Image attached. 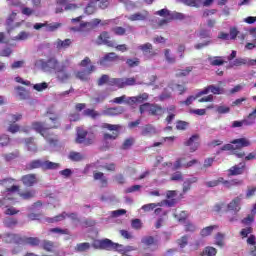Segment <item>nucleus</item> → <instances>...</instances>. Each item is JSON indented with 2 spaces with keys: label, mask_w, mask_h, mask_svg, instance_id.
<instances>
[{
  "label": "nucleus",
  "mask_w": 256,
  "mask_h": 256,
  "mask_svg": "<svg viewBox=\"0 0 256 256\" xmlns=\"http://www.w3.org/2000/svg\"><path fill=\"white\" fill-rule=\"evenodd\" d=\"M25 143L28 151H30L31 153H37V145L33 141V138L26 139Z\"/></svg>",
  "instance_id": "31"
},
{
  "label": "nucleus",
  "mask_w": 256,
  "mask_h": 256,
  "mask_svg": "<svg viewBox=\"0 0 256 256\" xmlns=\"http://www.w3.org/2000/svg\"><path fill=\"white\" fill-rule=\"evenodd\" d=\"M25 243H27L28 245H32V247H37V245H39L41 241L39 240V238L29 237L26 238Z\"/></svg>",
  "instance_id": "50"
},
{
  "label": "nucleus",
  "mask_w": 256,
  "mask_h": 256,
  "mask_svg": "<svg viewBox=\"0 0 256 256\" xmlns=\"http://www.w3.org/2000/svg\"><path fill=\"white\" fill-rule=\"evenodd\" d=\"M164 57H165V60H166L170 65H173V63H175V61H177V59L175 58V55H173V53L171 52L170 49H165V50H164Z\"/></svg>",
  "instance_id": "29"
},
{
  "label": "nucleus",
  "mask_w": 256,
  "mask_h": 256,
  "mask_svg": "<svg viewBox=\"0 0 256 256\" xmlns=\"http://www.w3.org/2000/svg\"><path fill=\"white\" fill-rule=\"evenodd\" d=\"M255 213H256V203L254 204L253 209H252L253 215H249L247 218H244L242 220V223H244V225H251V223H253V221H255V216H254Z\"/></svg>",
  "instance_id": "35"
},
{
  "label": "nucleus",
  "mask_w": 256,
  "mask_h": 256,
  "mask_svg": "<svg viewBox=\"0 0 256 256\" xmlns=\"http://www.w3.org/2000/svg\"><path fill=\"white\" fill-rule=\"evenodd\" d=\"M95 71L94 66H90L87 68V70L80 71L76 74L77 79H80V81H89L90 75Z\"/></svg>",
  "instance_id": "13"
},
{
  "label": "nucleus",
  "mask_w": 256,
  "mask_h": 256,
  "mask_svg": "<svg viewBox=\"0 0 256 256\" xmlns=\"http://www.w3.org/2000/svg\"><path fill=\"white\" fill-rule=\"evenodd\" d=\"M142 243L146 247H151V245H155V239L151 236H146V237L142 238Z\"/></svg>",
  "instance_id": "48"
},
{
  "label": "nucleus",
  "mask_w": 256,
  "mask_h": 256,
  "mask_svg": "<svg viewBox=\"0 0 256 256\" xmlns=\"http://www.w3.org/2000/svg\"><path fill=\"white\" fill-rule=\"evenodd\" d=\"M114 247H117V245H115V243L110 239L102 240V249H105L106 251H113Z\"/></svg>",
  "instance_id": "30"
},
{
  "label": "nucleus",
  "mask_w": 256,
  "mask_h": 256,
  "mask_svg": "<svg viewBox=\"0 0 256 256\" xmlns=\"http://www.w3.org/2000/svg\"><path fill=\"white\" fill-rule=\"evenodd\" d=\"M171 181H182L183 180V174L181 172H175L171 176Z\"/></svg>",
  "instance_id": "64"
},
{
  "label": "nucleus",
  "mask_w": 256,
  "mask_h": 256,
  "mask_svg": "<svg viewBox=\"0 0 256 256\" xmlns=\"http://www.w3.org/2000/svg\"><path fill=\"white\" fill-rule=\"evenodd\" d=\"M95 11H97V6L91 2L86 6L84 13H86V15H93Z\"/></svg>",
  "instance_id": "44"
},
{
  "label": "nucleus",
  "mask_w": 256,
  "mask_h": 256,
  "mask_svg": "<svg viewBox=\"0 0 256 256\" xmlns=\"http://www.w3.org/2000/svg\"><path fill=\"white\" fill-rule=\"evenodd\" d=\"M251 145V141L247 138H239L235 139L231 142V144H227L224 146L225 151H236V149H243V147H249Z\"/></svg>",
  "instance_id": "3"
},
{
  "label": "nucleus",
  "mask_w": 256,
  "mask_h": 256,
  "mask_svg": "<svg viewBox=\"0 0 256 256\" xmlns=\"http://www.w3.org/2000/svg\"><path fill=\"white\" fill-rule=\"evenodd\" d=\"M21 119H23V115L12 114L9 116L8 121H9V123H17V121H21Z\"/></svg>",
  "instance_id": "53"
},
{
  "label": "nucleus",
  "mask_w": 256,
  "mask_h": 256,
  "mask_svg": "<svg viewBox=\"0 0 256 256\" xmlns=\"http://www.w3.org/2000/svg\"><path fill=\"white\" fill-rule=\"evenodd\" d=\"M121 113H123V107L121 106L116 108H108L103 111V115H110V116L121 115Z\"/></svg>",
  "instance_id": "21"
},
{
  "label": "nucleus",
  "mask_w": 256,
  "mask_h": 256,
  "mask_svg": "<svg viewBox=\"0 0 256 256\" xmlns=\"http://www.w3.org/2000/svg\"><path fill=\"white\" fill-rule=\"evenodd\" d=\"M91 59H89V57L84 58L81 62H80V67H83L86 71L87 69H89V67H91Z\"/></svg>",
  "instance_id": "59"
},
{
  "label": "nucleus",
  "mask_w": 256,
  "mask_h": 256,
  "mask_svg": "<svg viewBox=\"0 0 256 256\" xmlns=\"http://www.w3.org/2000/svg\"><path fill=\"white\" fill-rule=\"evenodd\" d=\"M171 89L173 91H176V93H179V95H183V93L185 91V87L183 85H179V84L172 85Z\"/></svg>",
  "instance_id": "56"
},
{
  "label": "nucleus",
  "mask_w": 256,
  "mask_h": 256,
  "mask_svg": "<svg viewBox=\"0 0 256 256\" xmlns=\"http://www.w3.org/2000/svg\"><path fill=\"white\" fill-rule=\"evenodd\" d=\"M38 181L37 176L34 174H28L22 177V183H24L26 187H33Z\"/></svg>",
  "instance_id": "14"
},
{
  "label": "nucleus",
  "mask_w": 256,
  "mask_h": 256,
  "mask_svg": "<svg viewBox=\"0 0 256 256\" xmlns=\"http://www.w3.org/2000/svg\"><path fill=\"white\" fill-rule=\"evenodd\" d=\"M43 169V162L41 160H34L28 164V169Z\"/></svg>",
  "instance_id": "46"
},
{
  "label": "nucleus",
  "mask_w": 256,
  "mask_h": 256,
  "mask_svg": "<svg viewBox=\"0 0 256 256\" xmlns=\"http://www.w3.org/2000/svg\"><path fill=\"white\" fill-rule=\"evenodd\" d=\"M156 133L157 131L155 130V127H153L152 125H146L142 129V135L144 136L155 135Z\"/></svg>",
  "instance_id": "36"
},
{
  "label": "nucleus",
  "mask_w": 256,
  "mask_h": 256,
  "mask_svg": "<svg viewBox=\"0 0 256 256\" xmlns=\"http://www.w3.org/2000/svg\"><path fill=\"white\" fill-rule=\"evenodd\" d=\"M36 191L35 190H29V191H26V192H22V193H19L20 197H22V199H33V197H35L36 195Z\"/></svg>",
  "instance_id": "43"
},
{
  "label": "nucleus",
  "mask_w": 256,
  "mask_h": 256,
  "mask_svg": "<svg viewBox=\"0 0 256 256\" xmlns=\"http://www.w3.org/2000/svg\"><path fill=\"white\" fill-rule=\"evenodd\" d=\"M193 183H197V177L189 178L184 182L183 192L187 193V191H189V189H191V185H193Z\"/></svg>",
  "instance_id": "34"
},
{
  "label": "nucleus",
  "mask_w": 256,
  "mask_h": 256,
  "mask_svg": "<svg viewBox=\"0 0 256 256\" xmlns=\"http://www.w3.org/2000/svg\"><path fill=\"white\" fill-rule=\"evenodd\" d=\"M109 23H111V20H105V21H101V19L99 18H95L92 21L88 22V24L90 25L91 29H95V27H97V25H109Z\"/></svg>",
  "instance_id": "24"
},
{
  "label": "nucleus",
  "mask_w": 256,
  "mask_h": 256,
  "mask_svg": "<svg viewBox=\"0 0 256 256\" xmlns=\"http://www.w3.org/2000/svg\"><path fill=\"white\" fill-rule=\"evenodd\" d=\"M43 249H45V251H53V249H55V244L51 241H44Z\"/></svg>",
  "instance_id": "60"
},
{
  "label": "nucleus",
  "mask_w": 256,
  "mask_h": 256,
  "mask_svg": "<svg viewBox=\"0 0 256 256\" xmlns=\"http://www.w3.org/2000/svg\"><path fill=\"white\" fill-rule=\"evenodd\" d=\"M129 101V98H127L126 95H123L121 97H116L112 100V103H117L118 105H121V103H127Z\"/></svg>",
  "instance_id": "55"
},
{
  "label": "nucleus",
  "mask_w": 256,
  "mask_h": 256,
  "mask_svg": "<svg viewBox=\"0 0 256 256\" xmlns=\"http://www.w3.org/2000/svg\"><path fill=\"white\" fill-rule=\"evenodd\" d=\"M102 129H108V131H114L113 134H109V133L104 134L105 141H115V139H117V137L119 136V130L121 129V125L104 123L102 124Z\"/></svg>",
  "instance_id": "4"
},
{
  "label": "nucleus",
  "mask_w": 256,
  "mask_h": 256,
  "mask_svg": "<svg viewBox=\"0 0 256 256\" xmlns=\"http://www.w3.org/2000/svg\"><path fill=\"white\" fill-rule=\"evenodd\" d=\"M164 113H165V111H164L163 108H161L160 106L150 104V112H149V115H156V116H159V115H163Z\"/></svg>",
  "instance_id": "25"
},
{
  "label": "nucleus",
  "mask_w": 256,
  "mask_h": 256,
  "mask_svg": "<svg viewBox=\"0 0 256 256\" xmlns=\"http://www.w3.org/2000/svg\"><path fill=\"white\" fill-rule=\"evenodd\" d=\"M215 229H218L217 225L205 227L200 231V235L201 237H209V235H211Z\"/></svg>",
  "instance_id": "28"
},
{
  "label": "nucleus",
  "mask_w": 256,
  "mask_h": 256,
  "mask_svg": "<svg viewBox=\"0 0 256 256\" xmlns=\"http://www.w3.org/2000/svg\"><path fill=\"white\" fill-rule=\"evenodd\" d=\"M189 243V236L185 235L184 237H182L181 239L178 240V245L183 248V247H187Z\"/></svg>",
  "instance_id": "61"
},
{
  "label": "nucleus",
  "mask_w": 256,
  "mask_h": 256,
  "mask_svg": "<svg viewBox=\"0 0 256 256\" xmlns=\"http://www.w3.org/2000/svg\"><path fill=\"white\" fill-rule=\"evenodd\" d=\"M186 147H190L191 153H194L196 149H199V135H193L185 142Z\"/></svg>",
  "instance_id": "12"
},
{
  "label": "nucleus",
  "mask_w": 256,
  "mask_h": 256,
  "mask_svg": "<svg viewBox=\"0 0 256 256\" xmlns=\"http://www.w3.org/2000/svg\"><path fill=\"white\" fill-rule=\"evenodd\" d=\"M110 85H115L116 87L123 89V87L135 85V78H111Z\"/></svg>",
  "instance_id": "6"
},
{
  "label": "nucleus",
  "mask_w": 256,
  "mask_h": 256,
  "mask_svg": "<svg viewBox=\"0 0 256 256\" xmlns=\"http://www.w3.org/2000/svg\"><path fill=\"white\" fill-rule=\"evenodd\" d=\"M215 255H217V249L211 246H207L201 254V256H215Z\"/></svg>",
  "instance_id": "38"
},
{
  "label": "nucleus",
  "mask_w": 256,
  "mask_h": 256,
  "mask_svg": "<svg viewBox=\"0 0 256 256\" xmlns=\"http://www.w3.org/2000/svg\"><path fill=\"white\" fill-rule=\"evenodd\" d=\"M215 109L216 113H218L219 115H225L231 112V108L225 104L217 105L215 106Z\"/></svg>",
  "instance_id": "26"
},
{
  "label": "nucleus",
  "mask_w": 256,
  "mask_h": 256,
  "mask_svg": "<svg viewBox=\"0 0 256 256\" xmlns=\"http://www.w3.org/2000/svg\"><path fill=\"white\" fill-rule=\"evenodd\" d=\"M209 89L210 93H213V95H223V93H225V89L215 85H210Z\"/></svg>",
  "instance_id": "42"
},
{
  "label": "nucleus",
  "mask_w": 256,
  "mask_h": 256,
  "mask_svg": "<svg viewBox=\"0 0 256 256\" xmlns=\"http://www.w3.org/2000/svg\"><path fill=\"white\" fill-rule=\"evenodd\" d=\"M94 179L95 181H100L102 187H105V185H107V178L102 172H94Z\"/></svg>",
  "instance_id": "32"
},
{
  "label": "nucleus",
  "mask_w": 256,
  "mask_h": 256,
  "mask_svg": "<svg viewBox=\"0 0 256 256\" xmlns=\"http://www.w3.org/2000/svg\"><path fill=\"white\" fill-rule=\"evenodd\" d=\"M50 233H57L58 235H69V230L61 228H52L50 229Z\"/></svg>",
  "instance_id": "54"
},
{
  "label": "nucleus",
  "mask_w": 256,
  "mask_h": 256,
  "mask_svg": "<svg viewBox=\"0 0 256 256\" xmlns=\"http://www.w3.org/2000/svg\"><path fill=\"white\" fill-rule=\"evenodd\" d=\"M49 120L46 123L34 122L32 124V129L37 133H40L44 139L51 145L55 147L57 145V135L51 133V129H59L61 127V122L59 121V115H49Z\"/></svg>",
  "instance_id": "2"
},
{
  "label": "nucleus",
  "mask_w": 256,
  "mask_h": 256,
  "mask_svg": "<svg viewBox=\"0 0 256 256\" xmlns=\"http://www.w3.org/2000/svg\"><path fill=\"white\" fill-rule=\"evenodd\" d=\"M184 227L187 233H195V230L197 229V226L189 221L185 222Z\"/></svg>",
  "instance_id": "47"
},
{
  "label": "nucleus",
  "mask_w": 256,
  "mask_h": 256,
  "mask_svg": "<svg viewBox=\"0 0 256 256\" xmlns=\"http://www.w3.org/2000/svg\"><path fill=\"white\" fill-rule=\"evenodd\" d=\"M215 245H218V247H224L225 246V235L218 233L215 236Z\"/></svg>",
  "instance_id": "39"
},
{
  "label": "nucleus",
  "mask_w": 256,
  "mask_h": 256,
  "mask_svg": "<svg viewBox=\"0 0 256 256\" xmlns=\"http://www.w3.org/2000/svg\"><path fill=\"white\" fill-rule=\"evenodd\" d=\"M219 183H223V178H218L217 180L205 182V185L206 187H217Z\"/></svg>",
  "instance_id": "58"
},
{
  "label": "nucleus",
  "mask_w": 256,
  "mask_h": 256,
  "mask_svg": "<svg viewBox=\"0 0 256 256\" xmlns=\"http://www.w3.org/2000/svg\"><path fill=\"white\" fill-rule=\"evenodd\" d=\"M4 239L5 243H21V237L17 234H4L0 235V239Z\"/></svg>",
  "instance_id": "18"
},
{
  "label": "nucleus",
  "mask_w": 256,
  "mask_h": 256,
  "mask_svg": "<svg viewBox=\"0 0 256 256\" xmlns=\"http://www.w3.org/2000/svg\"><path fill=\"white\" fill-rule=\"evenodd\" d=\"M133 143H135V140H133V138L126 139L122 144V149H130Z\"/></svg>",
  "instance_id": "63"
},
{
  "label": "nucleus",
  "mask_w": 256,
  "mask_h": 256,
  "mask_svg": "<svg viewBox=\"0 0 256 256\" xmlns=\"http://www.w3.org/2000/svg\"><path fill=\"white\" fill-rule=\"evenodd\" d=\"M66 217H69L70 219H77V214L75 213H71V214H67L65 212H63L62 214L55 216L54 218H48L47 222L48 223H58V221H63L64 219H66Z\"/></svg>",
  "instance_id": "11"
},
{
  "label": "nucleus",
  "mask_w": 256,
  "mask_h": 256,
  "mask_svg": "<svg viewBox=\"0 0 256 256\" xmlns=\"http://www.w3.org/2000/svg\"><path fill=\"white\" fill-rule=\"evenodd\" d=\"M4 225L6 227H15V225H17V219H15V218H6L4 220Z\"/></svg>",
  "instance_id": "57"
},
{
  "label": "nucleus",
  "mask_w": 256,
  "mask_h": 256,
  "mask_svg": "<svg viewBox=\"0 0 256 256\" xmlns=\"http://www.w3.org/2000/svg\"><path fill=\"white\" fill-rule=\"evenodd\" d=\"M68 159L71 161H83L85 159V155L79 152H70L68 155Z\"/></svg>",
  "instance_id": "33"
},
{
  "label": "nucleus",
  "mask_w": 256,
  "mask_h": 256,
  "mask_svg": "<svg viewBox=\"0 0 256 256\" xmlns=\"http://www.w3.org/2000/svg\"><path fill=\"white\" fill-rule=\"evenodd\" d=\"M49 87V84H47V82H43V83H38V84H34L33 85V89H35V91H45V89H47Z\"/></svg>",
  "instance_id": "51"
},
{
  "label": "nucleus",
  "mask_w": 256,
  "mask_h": 256,
  "mask_svg": "<svg viewBox=\"0 0 256 256\" xmlns=\"http://www.w3.org/2000/svg\"><path fill=\"white\" fill-rule=\"evenodd\" d=\"M42 169H59V163L44 161L42 164Z\"/></svg>",
  "instance_id": "41"
},
{
  "label": "nucleus",
  "mask_w": 256,
  "mask_h": 256,
  "mask_svg": "<svg viewBox=\"0 0 256 256\" xmlns=\"http://www.w3.org/2000/svg\"><path fill=\"white\" fill-rule=\"evenodd\" d=\"M147 17H149V13L147 11H141L126 16V19L128 21H145Z\"/></svg>",
  "instance_id": "9"
},
{
  "label": "nucleus",
  "mask_w": 256,
  "mask_h": 256,
  "mask_svg": "<svg viewBox=\"0 0 256 256\" xmlns=\"http://www.w3.org/2000/svg\"><path fill=\"white\" fill-rule=\"evenodd\" d=\"M208 61L210 65L218 67L225 63V60L221 56L208 57Z\"/></svg>",
  "instance_id": "23"
},
{
  "label": "nucleus",
  "mask_w": 256,
  "mask_h": 256,
  "mask_svg": "<svg viewBox=\"0 0 256 256\" xmlns=\"http://www.w3.org/2000/svg\"><path fill=\"white\" fill-rule=\"evenodd\" d=\"M149 95L147 93L140 94L138 96L128 97L127 105H136L137 103H143L147 101Z\"/></svg>",
  "instance_id": "10"
},
{
  "label": "nucleus",
  "mask_w": 256,
  "mask_h": 256,
  "mask_svg": "<svg viewBox=\"0 0 256 256\" xmlns=\"http://www.w3.org/2000/svg\"><path fill=\"white\" fill-rule=\"evenodd\" d=\"M30 34L29 32H20L17 36L12 38V41H27L29 39Z\"/></svg>",
  "instance_id": "37"
},
{
  "label": "nucleus",
  "mask_w": 256,
  "mask_h": 256,
  "mask_svg": "<svg viewBox=\"0 0 256 256\" xmlns=\"http://www.w3.org/2000/svg\"><path fill=\"white\" fill-rule=\"evenodd\" d=\"M93 141H95V135H89L87 134V131H85L83 128H78L76 143H82L83 145H91Z\"/></svg>",
  "instance_id": "5"
},
{
  "label": "nucleus",
  "mask_w": 256,
  "mask_h": 256,
  "mask_svg": "<svg viewBox=\"0 0 256 256\" xmlns=\"http://www.w3.org/2000/svg\"><path fill=\"white\" fill-rule=\"evenodd\" d=\"M138 49L143 51L144 55H149V53H151V51L153 50V45H151V43H146L138 46Z\"/></svg>",
  "instance_id": "40"
},
{
  "label": "nucleus",
  "mask_w": 256,
  "mask_h": 256,
  "mask_svg": "<svg viewBox=\"0 0 256 256\" xmlns=\"http://www.w3.org/2000/svg\"><path fill=\"white\" fill-rule=\"evenodd\" d=\"M83 114L86 117H91L92 119H97V117H99V112L95 111L94 109H86L84 110Z\"/></svg>",
  "instance_id": "45"
},
{
  "label": "nucleus",
  "mask_w": 256,
  "mask_h": 256,
  "mask_svg": "<svg viewBox=\"0 0 256 256\" xmlns=\"http://www.w3.org/2000/svg\"><path fill=\"white\" fill-rule=\"evenodd\" d=\"M91 26L89 22H82L78 27H72V31H80V32H85V31H91Z\"/></svg>",
  "instance_id": "27"
},
{
  "label": "nucleus",
  "mask_w": 256,
  "mask_h": 256,
  "mask_svg": "<svg viewBox=\"0 0 256 256\" xmlns=\"http://www.w3.org/2000/svg\"><path fill=\"white\" fill-rule=\"evenodd\" d=\"M109 39H111V36L108 34V32L104 31L96 39V44L107 45V47H115V41H111Z\"/></svg>",
  "instance_id": "7"
},
{
  "label": "nucleus",
  "mask_w": 256,
  "mask_h": 256,
  "mask_svg": "<svg viewBox=\"0 0 256 256\" xmlns=\"http://www.w3.org/2000/svg\"><path fill=\"white\" fill-rule=\"evenodd\" d=\"M244 171H245V163L242 162L238 165H235V166L231 167L228 170V175L229 176L241 175V174H243Z\"/></svg>",
  "instance_id": "15"
},
{
  "label": "nucleus",
  "mask_w": 256,
  "mask_h": 256,
  "mask_svg": "<svg viewBox=\"0 0 256 256\" xmlns=\"http://www.w3.org/2000/svg\"><path fill=\"white\" fill-rule=\"evenodd\" d=\"M115 59H117V54H115V52L108 53L100 60V65L107 67L109 63L115 61Z\"/></svg>",
  "instance_id": "16"
},
{
  "label": "nucleus",
  "mask_w": 256,
  "mask_h": 256,
  "mask_svg": "<svg viewBox=\"0 0 256 256\" xmlns=\"http://www.w3.org/2000/svg\"><path fill=\"white\" fill-rule=\"evenodd\" d=\"M72 43L73 41H71V39H65V40L57 39L54 45L56 49L61 50V49H69Z\"/></svg>",
  "instance_id": "17"
},
{
  "label": "nucleus",
  "mask_w": 256,
  "mask_h": 256,
  "mask_svg": "<svg viewBox=\"0 0 256 256\" xmlns=\"http://www.w3.org/2000/svg\"><path fill=\"white\" fill-rule=\"evenodd\" d=\"M5 215H17L19 213V210H17L15 207H6L4 211Z\"/></svg>",
  "instance_id": "62"
},
{
  "label": "nucleus",
  "mask_w": 256,
  "mask_h": 256,
  "mask_svg": "<svg viewBox=\"0 0 256 256\" xmlns=\"http://www.w3.org/2000/svg\"><path fill=\"white\" fill-rule=\"evenodd\" d=\"M183 161V159H178L174 165L172 163H166V167H172L173 171H177V169H181V167H183V165L181 164Z\"/></svg>",
  "instance_id": "49"
},
{
  "label": "nucleus",
  "mask_w": 256,
  "mask_h": 256,
  "mask_svg": "<svg viewBox=\"0 0 256 256\" xmlns=\"http://www.w3.org/2000/svg\"><path fill=\"white\" fill-rule=\"evenodd\" d=\"M163 203L167 204L169 201H164L161 203H150L142 206V210L146 213L149 211H153V209H156V207H163Z\"/></svg>",
  "instance_id": "22"
},
{
  "label": "nucleus",
  "mask_w": 256,
  "mask_h": 256,
  "mask_svg": "<svg viewBox=\"0 0 256 256\" xmlns=\"http://www.w3.org/2000/svg\"><path fill=\"white\" fill-rule=\"evenodd\" d=\"M90 248H91V245L87 242L77 244V246H76V250H78L80 252L89 251Z\"/></svg>",
  "instance_id": "52"
},
{
  "label": "nucleus",
  "mask_w": 256,
  "mask_h": 256,
  "mask_svg": "<svg viewBox=\"0 0 256 256\" xmlns=\"http://www.w3.org/2000/svg\"><path fill=\"white\" fill-rule=\"evenodd\" d=\"M250 58H236L230 62V67H241V65H247L249 67Z\"/></svg>",
  "instance_id": "20"
},
{
  "label": "nucleus",
  "mask_w": 256,
  "mask_h": 256,
  "mask_svg": "<svg viewBox=\"0 0 256 256\" xmlns=\"http://www.w3.org/2000/svg\"><path fill=\"white\" fill-rule=\"evenodd\" d=\"M37 65H40L45 73H55L56 78L60 83L69 81V79H71V73H73V68L71 67V62L69 60H64L60 63L57 58H49L47 61L38 60Z\"/></svg>",
  "instance_id": "1"
},
{
  "label": "nucleus",
  "mask_w": 256,
  "mask_h": 256,
  "mask_svg": "<svg viewBox=\"0 0 256 256\" xmlns=\"http://www.w3.org/2000/svg\"><path fill=\"white\" fill-rule=\"evenodd\" d=\"M243 201V197L238 196L234 198L229 204L228 209L229 211H234V213H239L241 211V202Z\"/></svg>",
  "instance_id": "8"
},
{
  "label": "nucleus",
  "mask_w": 256,
  "mask_h": 256,
  "mask_svg": "<svg viewBox=\"0 0 256 256\" xmlns=\"http://www.w3.org/2000/svg\"><path fill=\"white\" fill-rule=\"evenodd\" d=\"M247 245L249 249V253L252 256H256V238L253 235H250L247 239Z\"/></svg>",
  "instance_id": "19"
}]
</instances>
